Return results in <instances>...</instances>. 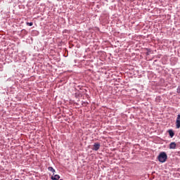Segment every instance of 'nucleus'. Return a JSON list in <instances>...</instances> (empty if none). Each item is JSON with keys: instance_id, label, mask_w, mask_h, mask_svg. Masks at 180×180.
I'll return each mask as SVG.
<instances>
[{"instance_id": "9", "label": "nucleus", "mask_w": 180, "mask_h": 180, "mask_svg": "<svg viewBox=\"0 0 180 180\" xmlns=\"http://www.w3.org/2000/svg\"><path fill=\"white\" fill-rule=\"evenodd\" d=\"M177 93L180 94V88L179 87L177 89Z\"/></svg>"}, {"instance_id": "5", "label": "nucleus", "mask_w": 180, "mask_h": 180, "mask_svg": "<svg viewBox=\"0 0 180 180\" xmlns=\"http://www.w3.org/2000/svg\"><path fill=\"white\" fill-rule=\"evenodd\" d=\"M51 179L52 180H58L60 179V176L58 174H56L54 176H51Z\"/></svg>"}, {"instance_id": "7", "label": "nucleus", "mask_w": 180, "mask_h": 180, "mask_svg": "<svg viewBox=\"0 0 180 180\" xmlns=\"http://www.w3.org/2000/svg\"><path fill=\"white\" fill-rule=\"evenodd\" d=\"M48 169L49 171H51V172H53V173L56 172V169H54L52 167H49Z\"/></svg>"}, {"instance_id": "8", "label": "nucleus", "mask_w": 180, "mask_h": 180, "mask_svg": "<svg viewBox=\"0 0 180 180\" xmlns=\"http://www.w3.org/2000/svg\"><path fill=\"white\" fill-rule=\"evenodd\" d=\"M33 25V22H27V26H32Z\"/></svg>"}, {"instance_id": "3", "label": "nucleus", "mask_w": 180, "mask_h": 180, "mask_svg": "<svg viewBox=\"0 0 180 180\" xmlns=\"http://www.w3.org/2000/svg\"><path fill=\"white\" fill-rule=\"evenodd\" d=\"M99 148H101V144L98 143H94L93 150H94V151H98Z\"/></svg>"}, {"instance_id": "4", "label": "nucleus", "mask_w": 180, "mask_h": 180, "mask_svg": "<svg viewBox=\"0 0 180 180\" xmlns=\"http://www.w3.org/2000/svg\"><path fill=\"white\" fill-rule=\"evenodd\" d=\"M169 148L170 149H175L176 148V143H175V142H172L170 144H169Z\"/></svg>"}, {"instance_id": "2", "label": "nucleus", "mask_w": 180, "mask_h": 180, "mask_svg": "<svg viewBox=\"0 0 180 180\" xmlns=\"http://www.w3.org/2000/svg\"><path fill=\"white\" fill-rule=\"evenodd\" d=\"M176 129L180 128V115H177L176 120Z\"/></svg>"}, {"instance_id": "6", "label": "nucleus", "mask_w": 180, "mask_h": 180, "mask_svg": "<svg viewBox=\"0 0 180 180\" xmlns=\"http://www.w3.org/2000/svg\"><path fill=\"white\" fill-rule=\"evenodd\" d=\"M168 133L171 138H172V137H174V136H175V133H174V131L172 129L169 130Z\"/></svg>"}, {"instance_id": "1", "label": "nucleus", "mask_w": 180, "mask_h": 180, "mask_svg": "<svg viewBox=\"0 0 180 180\" xmlns=\"http://www.w3.org/2000/svg\"><path fill=\"white\" fill-rule=\"evenodd\" d=\"M158 158L160 162H165V161H167V158H168V156L165 152H161Z\"/></svg>"}]
</instances>
